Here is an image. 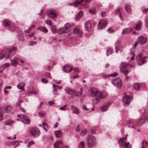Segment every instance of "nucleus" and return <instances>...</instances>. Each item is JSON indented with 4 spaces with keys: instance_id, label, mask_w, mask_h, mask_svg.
<instances>
[{
    "instance_id": "5fc2aeb1",
    "label": "nucleus",
    "mask_w": 148,
    "mask_h": 148,
    "mask_svg": "<svg viewBox=\"0 0 148 148\" xmlns=\"http://www.w3.org/2000/svg\"><path fill=\"white\" fill-rule=\"evenodd\" d=\"M19 141H16L13 144V145H15L14 146V147H16L19 145Z\"/></svg>"
},
{
    "instance_id": "a211bd4d",
    "label": "nucleus",
    "mask_w": 148,
    "mask_h": 148,
    "mask_svg": "<svg viewBox=\"0 0 148 148\" xmlns=\"http://www.w3.org/2000/svg\"><path fill=\"white\" fill-rule=\"evenodd\" d=\"M111 103L110 102L108 103L105 106H103L101 108V111L104 112L107 111L108 109V107L111 105Z\"/></svg>"
},
{
    "instance_id": "680f3d73",
    "label": "nucleus",
    "mask_w": 148,
    "mask_h": 148,
    "mask_svg": "<svg viewBox=\"0 0 148 148\" xmlns=\"http://www.w3.org/2000/svg\"><path fill=\"white\" fill-rule=\"evenodd\" d=\"M108 32L110 34H112L114 32V31L111 30L110 28H108Z\"/></svg>"
},
{
    "instance_id": "2eb2a0df",
    "label": "nucleus",
    "mask_w": 148,
    "mask_h": 148,
    "mask_svg": "<svg viewBox=\"0 0 148 148\" xmlns=\"http://www.w3.org/2000/svg\"><path fill=\"white\" fill-rule=\"evenodd\" d=\"M73 70V67L70 65H65L63 67V71L65 73H69Z\"/></svg>"
},
{
    "instance_id": "9b49d317",
    "label": "nucleus",
    "mask_w": 148,
    "mask_h": 148,
    "mask_svg": "<svg viewBox=\"0 0 148 148\" xmlns=\"http://www.w3.org/2000/svg\"><path fill=\"white\" fill-rule=\"evenodd\" d=\"M106 26V22L103 20L99 21L98 25V28L99 29H101L104 28Z\"/></svg>"
},
{
    "instance_id": "72a5a7b5",
    "label": "nucleus",
    "mask_w": 148,
    "mask_h": 148,
    "mask_svg": "<svg viewBox=\"0 0 148 148\" xmlns=\"http://www.w3.org/2000/svg\"><path fill=\"white\" fill-rule=\"evenodd\" d=\"M141 25V22L139 21L138 23L136 24L135 26V29L136 30H138L140 29Z\"/></svg>"
},
{
    "instance_id": "79ce46f5",
    "label": "nucleus",
    "mask_w": 148,
    "mask_h": 148,
    "mask_svg": "<svg viewBox=\"0 0 148 148\" xmlns=\"http://www.w3.org/2000/svg\"><path fill=\"white\" fill-rule=\"evenodd\" d=\"M12 121L8 120L5 122V125H12Z\"/></svg>"
},
{
    "instance_id": "0eeeda50",
    "label": "nucleus",
    "mask_w": 148,
    "mask_h": 148,
    "mask_svg": "<svg viewBox=\"0 0 148 148\" xmlns=\"http://www.w3.org/2000/svg\"><path fill=\"white\" fill-rule=\"evenodd\" d=\"M99 92L98 90L96 88L93 87L91 88V96L92 97L97 96V98L96 99H98V96L99 95Z\"/></svg>"
},
{
    "instance_id": "f704fd0d",
    "label": "nucleus",
    "mask_w": 148,
    "mask_h": 148,
    "mask_svg": "<svg viewBox=\"0 0 148 148\" xmlns=\"http://www.w3.org/2000/svg\"><path fill=\"white\" fill-rule=\"evenodd\" d=\"M113 52V51L111 48L108 49L106 51V55L108 56L111 54Z\"/></svg>"
},
{
    "instance_id": "f03ea898",
    "label": "nucleus",
    "mask_w": 148,
    "mask_h": 148,
    "mask_svg": "<svg viewBox=\"0 0 148 148\" xmlns=\"http://www.w3.org/2000/svg\"><path fill=\"white\" fill-rule=\"evenodd\" d=\"M86 139L87 146L88 147H91L95 146L96 144L95 137L91 135H88Z\"/></svg>"
},
{
    "instance_id": "ea45409f",
    "label": "nucleus",
    "mask_w": 148,
    "mask_h": 148,
    "mask_svg": "<svg viewBox=\"0 0 148 148\" xmlns=\"http://www.w3.org/2000/svg\"><path fill=\"white\" fill-rule=\"evenodd\" d=\"M11 62L12 65L14 66H16L17 64V62L14 60H11Z\"/></svg>"
},
{
    "instance_id": "0e129e2a",
    "label": "nucleus",
    "mask_w": 148,
    "mask_h": 148,
    "mask_svg": "<svg viewBox=\"0 0 148 148\" xmlns=\"http://www.w3.org/2000/svg\"><path fill=\"white\" fill-rule=\"evenodd\" d=\"M36 42L34 41H31V43L30 44V45L32 46L34 45H35L36 44Z\"/></svg>"
},
{
    "instance_id": "e433bc0d",
    "label": "nucleus",
    "mask_w": 148,
    "mask_h": 148,
    "mask_svg": "<svg viewBox=\"0 0 148 148\" xmlns=\"http://www.w3.org/2000/svg\"><path fill=\"white\" fill-rule=\"evenodd\" d=\"M144 116H145V119H147L148 118V109L146 110L144 112Z\"/></svg>"
},
{
    "instance_id": "c9c22d12",
    "label": "nucleus",
    "mask_w": 148,
    "mask_h": 148,
    "mask_svg": "<svg viewBox=\"0 0 148 148\" xmlns=\"http://www.w3.org/2000/svg\"><path fill=\"white\" fill-rule=\"evenodd\" d=\"M140 86V84L138 83H135L134 85V87L135 89L137 90H138L139 89Z\"/></svg>"
},
{
    "instance_id": "de8ad7c7",
    "label": "nucleus",
    "mask_w": 148,
    "mask_h": 148,
    "mask_svg": "<svg viewBox=\"0 0 148 148\" xmlns=\"http://www.w3.org/2000/svg\"><path fill=\"white\" fill-rule=\"evenodd\" d=\"M52 32L53 33H56L57 30H56L55 27L54 26H52L51 27Z\"/></svg>"
},
{
    "instance_id": "6e6552de",
    "label": "nucleus",
    "mask_w": 148,
    "mask_h": 148,
    "mask_svg": "<svg viewBox=\"0 0 148 148\" xmlns=\"http://www.w3.org/2000/svg\"><path fill=\"white\" fill-rule=\"evenodd\" d=\"M20 118L21 121L26 124H29L30 123L29 119L25 115L22 114L20 116Z\"/></svg>"
},
{
    "instance_id": "13d9d810",
    "label": "nucleus",
    "mask_w": 148,
    "mask_h": 148,
    "mask_svg": "<svg viewBox=\"0 0 148 148\" xmlns=\"http://www.w3.org/2000/svg\"><path fill=\"white\" fill-rule=\"evenodd\" d=\"M16 29V28L14 26H13L12 27H11L9 29L11 31H13L15 30Z\"/></svg>"
},
{
    "instance_id": "bf43d9fd",
    "label": "nucleus",
    "mask_w": 148,
    "mask_h": 148,
    "mask_svg": "<svg viewBox=\"0 0 148 148\" xmlns=\"http://www.w3.org/2000/svg\"><path fill=\"white\" fill-rule=\"evenodd\" d=\"M41 81L43 82H45V83H47L48 82V81L47 79L45 78H43L42 79Z\"/></svg>"
},
{
    "instance_id": "774afa93",
    "label": "nucleus",
    "mask_w": 148,
    "mask_h": 148,
    "mask_svg": "<svg viewBox=\"0 0 148 148\" xmlns=\"http://www.w3.org/2000/svg\"><path fill=\"white\" fill-rule=\"evenodd\" d=\"M145 22L147 24H148V16H147L145 18Z\"/></svg>"
},
{
    "instance_id": "9d476101",
    "label": "nucleus",
    "mask_w": 148,
    "mask_h": 148,
    "mask_svg": "<svg viewBox=\"0 0 148 148\" xmlns=\"http://www.w3.org/2000/svg\"><path fill=\"white\" fill-rule=\"evenodd\" d=\"M137 40L139 44L142 45L146 43L147 41V39L145 37L140 36L138 38Z\"/></svg>"
},
{
    "instance_id": "6e6d98bb",
    "label": "nucleus",
    "mask_w": 148,
    "mask_h": 148,
    "mask_svg": "<svg viewBox=\"0 0 148 148\" xmlns=\"http://www.w3.org/2000/svg\"><path fill=\"white\" fill-rule=\"evenodd\" d=\"M45 75L46 77L49 78H51V75L50 73L49 72H47L45 73Z\"/></svg>"
},
{
    "instance_id": "37998d69",
    "label": "nucleus",
    "mask_w": 148,
    "mask_h": 148,
    "mask_svg": "<svg viewBox=\"0 0 148 148\" xmlns=\"http://www.w3.org/2000/svg\"><path fill=\"white\" fill-rule=\"evenodd\" d=\"M47 25H51L53 23L50 20H47L45 21Z\"/></svg>"
},
{
    "instance_id": "c85d7f7f",
    "label": "nucleus",
    "mask_w": 148,
    "mask_h": 148,
    "mask_svg": "<svg viewBox=\"0 0 148 148\" xmlns=\"http://www.w3.org/2000/svg\"><path fill=\"white\" fill-rule=\"evenodd\" d=\"M37 29L43 32L47 33L48 30L45 27L43 26H41L37 28Z\"/></svg>"
},
{
    "instance_id": "4c0bfd02",
    "label": "nucleus",
    "mask_w": 148,
    "mask_h": 148,
    "mask_svg": "<svg viewBox=\"0 0 148 148\" xmlns=\"http://www.w3.org/2000/svg\"><path fill=\"white\" fill-rule=\"evenodd\" d=\"M89 12L91 14H94L96 13V10L95 8L90 9H89Z\"/></svg>"
},
{
    "instance_id": "69168bd1",
    "label": "nucleus",
    "mask_w": 148,
    "mask_h": 148,
    "mask_svg": "<svg viewBox=\"0 0 148 148\" xmlns=\"http://www.w3.org/2000/svg\"><path fill=\"white\" fill-rule=\"evenodd\" d=\"M38 114L39 115L40 117H43V113L42 112H38Z\"/></svg>"
},
{
    "instance_id": "338daca9",
    "label": "nucleus",
    "mask_w": 148,
    "mask_h": 148,
    "mask_svg": "<svg viewBox=\"0 0 148 148\" xmlns=\"http://www.w3.org/2000/svg\"><path fill=\"white\" fill-rule=\"evenodd\" d=\"M119 12V9H115V12L116 14H118Z\"/></svg>"
},
{
    "instance_id": "ddd939ff",
    "label": "nucleus",
    "mask_w": 148,
    "mask_h": 148,
    "mask_svg": "<svg viewBox=\"0 0 148 148\" xmlns=\"http://www.w3.org/2000/svg\"><path fill=\"white\" fill-rule=\"evenodd\" d=\"M132 99V97L128 96H125L123 98V101L125 104L129 103Z\"/></svg>"
},
{
    "instance_id": "8fccbe9b",
    "label": "nucleus",
    "mask_w": 148,
    "mask_h": 148,
    "mask_svg": "<svg viewBox=\"0 0 148 148\" xmlns=\"http://www.w3.org/2000/svg\"><path fill=\"white\" fill-rule=\"evenodd\" d=\"M35 25H32L31 27H29V28L28 30L26 31H25L27 33H28L29 32L32 30V28L35 27Z\"/></svg>"
},
{
    "instance_id": "4d7b16f0",
    "label": "nucleus",
    "mask_w": 148,
    "mask_h": 148,
    "mask_svg": "<svg viewBox=\"0 0 148 148\" xmlns=\"http://www.w3.org/2000/svg\"><path fill=\"white\" fill-rule=\"evenodd\" d=\"M66 105H64L63 106L61 107L60 108V110H65L66 109V108H65V107L67 106Z\"/></svg>"
},
{
    "instance_id": "2f4dec72",
    "label": "nucleus",
    "mask_w": 148,
    "mask_h": 148,
    "mask_svg": "<svg viewBox=\"0 0 148 148\" xmlns=\"http://www.w3.org/2000/svg\"><path fill=\"white\" fill-rule=\"evenodd\" d=\"M57 15V14L53 12H51L48 14L49 17L51 18H54L56 17Z\"/></svg>"
},
{
    "instance_id": "a878e982",
    "label": "nucleus",
    "mask_w": 148,
    "mask_h": 148,
    "mask_svg": "<svg viewBox=\"0 0 148 148\" xmlns=\"http://www.w3.org/2000/svg\"><path fill=\"white\" fill-rule=\"evenodd\" d=\"M132 29L131 28H126L124 29L122 32L123 34H125L132 32Z\"/></svg>"
},
{
    "instance_id": "f257e3e1",
    "label": "nucleus",
    "mask_w": 148,
    "mask_h": 148,
    "mask_svg": "<svg viewBox=\"0 0 148 148\" xmlns=\"http://www.w3.org/2000/svg\"><path fill=\"white\" fill-rule=\"evenodd\" d=\"M16 48L14 47L11 49H8L4 50L0 54V60L3 59L4 57L6 59L8 58L10 56V53L12 52L13 54L16 53Z\"/></svg>"
},
{
    "instance_id": "dca6fc26",
    "label": "nucleus",
    "mask_w": 148,
    "mask_h": 148,
    "mask_svg": "<svg viewBox=\"0 0 148 148\" xmlns=\"http://www.w3.org/2000/svg\"><path fill=\"white\" fill-rule=\"evenodd\" d=\"M71 109L72 110L73 113L78 114L79 113V109L75 105H71L70 106Z\"/></svg>"
},
{
    "instance_id": "393cba45",
    "label": "nucleus",
    "mask_w": 148,
    "mask_h": 148,
    "mask_svg": "<svg viewBox=\"0 0 148 148\" xmlns=\"http://www.w3.org/2000/svg\"><path fill=\"white\" fill-rule=\"evenodd\" d=\"M107 94L105 92L103 91L101 93L99 92V95L98 96V99H100L106 97Z\"/></svg>"
},
{
    "instance_id": "a18cd8bd",
    "label": "nucleus",
    "mask_w": 148,
    "mask_h": 148,
    "mask_svg": "<svg viewBox=\"0 0 148 148\" xmlns=\"http://www.w3.org/2000/svg\"><path fill=\"white\" fill-rule=\"evenodd\" d=\"M86 133V130H83L81 132H80V134L82 136H84Z\"/></svg>"
},
{
    "instance_id": "5701e85b",
    "label": "nucleus",
    "mask_w": 148,
    "mask_h": 148,
    "mask_svg": "<svg viewBox=\"0 0 148 148\" xmlns=\"http://www.w3.org/2000/svg\"><path fill=\"white\" fill-rule=\"evenodd\" d=\"M54 133L56 137L58 138H60L63 134L62 132L60 130L55 131Z\"/></svg>"
},
{
    "instance_id": "c756f323",
    "label": "nucleus",
    "mask_w": 148,
    "mask_h": 148,
    "mask_svg": "<svg viewBox=\"0 0 148 148\" xmlns=\"http://www.w3.org/2000/svg\"><path fill=\"white\" fill-rule=\"evenodd\" d=\"M117 75V74L115 73H113L110 74L109 75H106L102 74V77L103 78L108 77L109 76H112V77H114L116 76Z\"/></svg>"
},
{
    "instance_id": "58836bf2",
    "label": "nucleus",
    "mask_w": 148,
    "mask_h": 148,
    "mask_svg": "<svg viewBox=\"0 0 148 148\" xmlns=\"http://www.w3.org/2000/svg\"><path fill=\"white\" fill-rule=\"evenodd\" d=\"M53 88H56L57 90H60L61 89V86H58V85H57L55 84H53Z\"/></svg>"
},
{
    "instance_id": "b1692460",
    "label": "nucleus",
    "mask_w": 148,
    "mask_h": 148,
    "mask_svg": "<svg viewBox=\"0 0 148 148\" xmlns=\"http://www.w3.org/2000/svg\"><path fill=\"white\" fill-rule=\"evenodd\" d=\"M3 24L4 26L8 27L10 26L11 25V22L9 20L5 19L3 21Z\"/></svg>"
},
{
    "instance_id": "7c9ffc66",
    "label": "nucleus",
    "mask_w": 148,
    "mask_h": 148,
    "mask_svg": "<svg viewBox=\"0 0 148 148\" xmlns=\"http://www.w3.org/2000/svg\"><path fill=\"white\" fill-rule=\"evenodd\" d=\"M82 15L83 12L82 11H80L76 15L75 19L78 20Z\"/></svg>"
},
{
    "instance_id": "aec40b11",
    "label": "nucleus",
    "mask_w": 148,
    "mask_h": 148,
    "mask_svg": "<svg viewBox=\"0 0 148 148\" xmlns=\"http://www.w3.org/2000/svg\"><path fill=\"white\" fill-rule=\"evenodd\" d=\"M85 27L86 31H89L91 29V25L90 22L88 21L85 23Z\"/></svg>"
},
{
    "instance_id": "f8f14e48",
    "label": "nucleus",
    "mask_w": 148,
    "mask_h": 148,
    "mask_svg": "<svg viewBox=\"0 0 148 148\" xmlns=\"http://www.w3.org/2000/svg\"><path fill=\"white\" fill-rule=\"evenodd\" d=\"M123 47V46L119 42L117 41L115 47L116 52L117 53L118 52V51H120V52H122Z\"/></svg>"
},
{
    "instance_id": "4be33fe9",
    "label": "nucleus",
    "mask_w": 148,
    "mask_h": 148,
    "mask_svg": "<svg viewBox=\"0 0 148 148\" xmlns=\"http://www.w3.org/2000/svg\"><path fill=\"white\" fill-rule=\"evenodd\" d=\"M119 143L120 148H125V144L124 143L123 139L122 138H120L119 140Z\"/></svg>"
},
{
    "instance_id": "6ab92c4d",
    "label": "nucleus",
    "mask_w": 148,
    "mask_h": 148,
    "mask_svg": "<svg viewBox=\"0 0 148 148\" xmlns=\"http://www.w3.org/2000/svg\"><path fill=\"white\" fill-rule=\"evenodd\" d=\"M84 0H76L75 2L73 4L69 3V5H73L75 7L77 6V5L81 4Z\"/></svg>"
},
{
    "instance_id": "4468645a",
    "label": "nucleus",
    "mask_w": 148,
    "mask_h": 148,
    "mask_svg": "<svg viewBox=\"0 0 148 148\" xmlns=\"http://www.w3.org/2000/svg\"><path fill=\"white\" fill-rule=\"evenodd\" d=\"M12 109V107L10 106H8L5 108H0V111L2 112H10Z\"/></svg>"
},
{
    "instance_id": "e2e57ef3",
    "label": "nucleus",
    "mask_w": 148,
    "mask_h": 148,
    "mask_svg": "<svg viewBox=\"0 0 148 148\" xmlns=\"http://www.w3.org/2000/svg\"><path fill=\"white\" fill-rule=\"evenodd\" d=\"M53 81L56 84H60L61 83L60 81H57L56 80L53 79Z\"/></svg>"
},
{
    "instance_id": "7ed1b4c3",
    "label": "nucleus",
    "mask_w": 148,
    "mask_h": 148,
    "mask_svg": "<svg viewBox=\"0 0 148 148\" xmlns=\"http://www.w3.org/2000/svg\"><path fill=\"white\" fill-rule=\"evenodd\" d=\"M130 67V66L128 63H123L121 64V66L120 68V70L125 75H126L129 73Z\"/></svg>"
},
{
    "instance_id": "39448f33",
    "label": "nucleus",
    "mask_w": 148,
    "mask_h": 148,
    "mask_svg": "<svg viewBox=\"0 0 148 148\" xmlns=\"http://www.w3.org/2000/svg\"><path fill=\"white\" fill-rule=\"evenodd\" d=\"M113 84L118 88H120L122 86V83L121 79L119 78H114L112 81Z\"/></svg>"
},
{
    "instance_id": "1a4fd4ad",
    "label": "nucleus",
    "mask_w": 148,
    "mask_h": 148,
    "mask_svg": "<svg viewBox=\"0 0 148 148\" xmlns=\"http://www.w3.org/2000/svg\"><path fill=\"white\" fill-rule=\"evenodd\" d=\"M70 31L69 29L64 27L59 28L56 31V33L58 34H62L64 33H67Z\"/></svg>"
},
{
    "instance_id": "864d4df0",
    "label": "nucleus",
    "mask_w": 148,
    "mask_h": 148,
    "mask_svg": "<svg viewBox=\"0 0 148 148\" xmlns=\"http://www.w3.org/2000/svg\"><path fill=\"white\" fill-rule=\"evenodd\" d=\"M53 93L55 95H57L58 94L57 92V90H56V88H53Z\"/></svg>"
},
{
    "instance_id": "20e7f679",
    "label": "nucleus",
    "mask_w": 148,
    "mask_h": 148,
    "mask_svg": "<svg viewBox=\"0 0 148 148\" xmlns=\"http://www.w3.org/2000/svg\"><path fill=\"white\" fill-rule=\"evenodd\" d=\"M65 90L67 94L76 96H79L82 94V92L81 90L79 92H76L69 88H65Z\"/></svg>"
},
{
    "instance_id": "bb28decb",
    "label": "nucleus",
    "mask_w": 148,
    "mask_h": 148,
    "mask_svg": "<svg viewBox=\"0 0 148 148\" xmlns=\"http://www.w3.org/2000/svg\"><path fill=\"white\" fill-rule=\"evenodd\" d=\"M73 32L75 34H78L79 36H81L82 34V32L77 28L74 29Z\"/></svg>"
},
{
    "instance_id": "cd10ccee",
    "label": "nucleus",
    "mask_w": 148,
    "mask_h": 148,
    "mask_svg": "<svg viewBox=\"0 0 148 148\" xmlns=\"http://www.w3.org/2000/svg\"><path fill=\"white\" fill-rule=\"evenodd\" d=\"M25 85V84L23 82H21L17 86V87L19 89H22L23 91H25L24 89V87Z\"/></svg>"
},
{
    "instance_id": "09e8293b",
    "label": "nucleus",
    "mask_w": 148,
    "mask_h": 148,
    "mask_svg": "<svg viewBox=\"0 0 148 148\" xmlns=\"http://www.w3.org/2000/svg\"><path fill=\"white\" fill-rule=\"evenodd\" d=\"M34 143L33 141H30L27 144V146L28 147H29L34 144Z\"/></svg>"
},
{
    "instance_id": "3c124183",
    "label": "nucleus",
    "mask_w": 148,
    "mask_h": 148,
    "mask_svg": "<svg viewBox=\"0 0 148 148\" xmlns=\"http://www.w3.org/2000/svg\"><path fill=\"white\" fill-rule=\"evenodd\" d=\"M64 27L66 28L69 29V28L71 27V25L69 23H66L64 25Z\"/></svg>"
},
{
    "instance_id": "423d86ee",
    "label": "nucleus",
    "mask_w": 148,
    "mask_h": 148,
    "mask_svg": "<svg viewBox=\"0 0 148 148\" xmlns=\"http://www.w3.org/2000/svg\"><path fill=\"white\" fill-rule=\"evenodd\" d=\"M30 132L31 134L34 137H37L40 134L39 130L36 128H32L30 129Z\"/></svg>"
},
{
    "instance_id": "412c9836",
    "label": "nucleus",
    "mask_w": 148,
    "mask_h": 148,
    "mask_svg": "<svg viewBox=\"0 0 148 148\" xmlns=\"http://www.w3.org/2000/svg\"><path fill=\"white\" fill-rule=\"evenodd\" d=\"M54 147L56 148H60L61 147L63 146L62 143L60 141L57 142L54 144Z\"/></svg>"
},
{
    "instance_id": "473e14b6",
    "label": "nucleus",
    "mask_w": 148,
    "mask_h": 148,
    "mask_svg": "<svg viewBox=\"0 0 148 148\" xmlns=\"http://www.w3.org/2000/svg\"><path fill=\"white\" fill-rule=\"evenodd\" d=\"M78 148H85L84 141H82L79 143L78 145Z\"/></svg>"
},
{
    "instance_id": "f3484780",
    "label": "nucleus",
    "mask_w": 148,
    "mask_h": 148,
    "mask_svg": "<svg viewBox=\"0 0 148 148\" xmlns=\"http://www.w3.org/2000/svg\"><path fill=\"white\" fill-rule=\"evenodd\" d=\"M147 57H145L142 58H140L139 59L138 61V63L140 66L142 65L144 63H145L146 61L145 59L147 58Z\"/></svg>"
},
{
    "instance_id": "49530a36",
    "label": "nucleus",
    "mask_w": 148,
    "mask_h": 148,
    "mask_svg": "<svg viewBox=\"0 0 148 148\" xmlns=\"http://www.w3.org/2000/svg\"><path fill=\"white\" fill-rule=\"evenodd\" d=\"M10 66L9 64L7 63H5L4 64H3L1 66H2L3 68V69L6 67H9Z\"/></svg>"
},
{
    "instance_id": "a19ab883",
    "label": "nucleus",
    "mask_w": 148,
    "mask_h": 148,
    "mask_svg": "<svg viewBox=\"0 0 148 148\" xmlns=\"http://www.w3.org/2000/svg\"><path fill=\"white\" fill-rule=\"evenodd\" d=\"M125 9L127 12H129L131 11L129 5H127L125 6Z\"/></svg>"
},
{
    "instance_id": "052dcab7",
    "label": "nucleus",
    "mask_w": 148,
    "mask_h": 148,
    "mask_svg": "<svg viewBox=\"0 0 148 148\" xmlns=\"http://www.w3.org/2000/svg\"><path fill=\"white\" fill-rule=\"evenodd\" d=\"M82 109L83 110H87V111L89 110H90L89 109L86 108V106L85 105H84V106H82Z\"/></svg>"
},
{
    "instance_id": "603ef678",
    "label": "nucleus",
    "mask_w": 148,
    "mask_h": 148,
    "mask_svg": "<svg viewBox=\"0 0 148 148\" xmlns=\"http://www.w3.org/2000/svg\"><path fill=\"white\" fill-rule=\"evenodd\" d=\"M22 101L21 100L19 99L16 103V105L18 106L19 107H20V106H21V103H22Z\"/></svg>"
},
{
    "instance_id": "c03bdc74",
    "label": "nucleus",
    "mask_w": 148,
    "mask_h": 148,
    "mask_svg": "<svg viewBox=\"0 0 148 148\" xmlns=\"http://www.w3.org/2000/svg\"><path fill=\"white\" fill-rule=\"evenodd\" d=\"M125 147L127 148H131L132 146L130 144V143L128 142L125 144Z\"/></svg>"
}]
</instances>
